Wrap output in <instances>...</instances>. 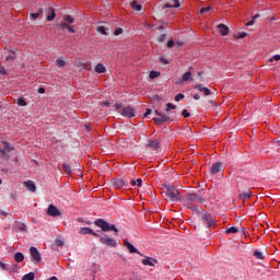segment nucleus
<instances>
[{
	"instance_id": "nucleus-53",
	"label": "nucleus",
	"mask_w": 280,
	"mask_h": 280,
	"mask_svg": "<svg viewBox=\"0 0 280 280\" xmlns=\"http://www.w3.org/2000/svg\"><path fill=\"white\" fill-rule=\"evenodd\" d=\"M56 245L57 246H65V242H62V240H56Z\"/></svg>"
},
{
	"instance_id": "nucleus-13",
	"label": "nucleus",
	"mask_w": 280,
	"mask_h": 280,
	"mask_svg": "<svg viewBox=\"0 0 280 280\" xmlns=\"http://www.w3.org/2000/svg\"><path fill=\"white\" fill-rule=\"evenodd\" d=\"M153 121H155V124H165V121H170V116L162 114L160 117H154Z\"/></svg>"
},
{
	"instance_id": "nucleus-10",
	"label": "nucleus",
	"mask_w": 280,
	"mask_h": 280,
	"mask_svg": "<svg viewBox=\"0 0 280 280\" xmlns=\"http://www.w3.org/2000/svg\"><path fill=\"white\" fill-rule=\"evenodd\" d=\"M124 244H125L126 248H128L129 253H132V254L136 253L137 255H140L141 257L143 256V254H141V252H139V249H137L135 247V245H132L130 242H128V240H125Z\"/></svg>"
},
{
	"instance_id": "nucleus-61",
	"label": "nucleus",
	"mask_w": 280,
	"mask_h": 280,
	"mask_svg": "<svg viewBox=\"0 0 280 280\" xmlns=\"http://www.w3.org/2000/svg\"><path fill=\"white\" fill-rule=\"evenodd\" d=\"M154 114L158 115V117H161V115H163L159 110H155Z\"/></svg>"
},
{
	"instance_id": "nucleus-48",
	"label": "nucleus",
	"mask_w": 280,
	"mask_h": 280,
	"mask_svg": "<svg viewBox=\"0 0 280 280\" xmlns=\"http://www.w3.org/2000/svg\"><path fill=\"white\" fill-rule=\"evenodd\" d=\"M172 8H180V2L178 0H174Z\"/></svg>"
},
{
	"instance_id": "nucleus-2",
	"label": "nucleus",
	"mask_w": 280,
	"mask_h": 280,
	"mask_svg": "<svg viewBox=\"0 0 280 280\" xmlns=\"http://www.w3.org/2000/svg\"><path fill=\"white\" fill-rule=\"evenodd\" d=\"M165 198L168 199L171 202H178V200H180V197H179V191L178 189H176V187L172 186V185H167L165 187Z\"/></svg>"
},
{
	"instance_id": "nucleus-30",
	"label": "nucleus",
	"mask_w": 280,
	"mask_h": 280,
	"mask_svg": "<svg viewBox=\"0 0 280 280\" xmlns=\"http://www.w3.org/2000/svg\"><path fill=\"white\" fill-rule=\"evenodd\" d=\"M63 21H66L68 25L75 22V20L71 15H65Z\"/></svg>"
},
{
	"instance_id": "nucleus-28",
	"label": "nucleus",
	"mask_w": 280,
	"mask_h": 280,
	"mask_svg": "<svg viewBox=\"0 0 280 280\" xmlns=\"http://www.w3.org/2000/svg\"><path fill=\"white\" fill-rule=\"evenodd\" d=\"M62 170H63V172H66V174H68V175L72 174V170H71V165H70V164L65 163V164L62 165Z\"/></svg>"
},
{
	"instance_id": "nucleus-46",
	"label": "nucleus",
	"mask_w": 280,
	"mask_h": 280,
	"mask_svg": "<svg viewBox=\"0 0 280 280\" xmlns=\"http://www.w3.org/2000/svg\"><path fill=\"white\" fill-rule=\"evenodd\" d=\"M61 30H67L69 27V24L67 22L60 23Z\"/></svg>"
},
{
	"instance_id": "nucleus-59",
	"label": "nucleus",
	"mask_w": 280,
	"mask_h": 280,
	"mask_svg": "<svg viewBox=\"0 0 280 280\" xmlns=\"http://www.w3.org/2000/svg\"><path fill=\"white\" fill-rule=\"evenodd\" d=\"M130 185H131L132 187L137 186V180L131 179V180H130Z\"/></svg>"
},
{
	"instance_id": "nucleus-4",
	"label": "nucleus",
	"mask_w": 280,
	"mask_h": 280,
	"mask_svg": "<svg viewBox=\"0 0 280 280\" xmlns=\"http://www.w3.org/2000/svg\"><path fill=\"white\" fill-rule=\"evenodd\" d=\"M201 221L203 222L206 229L215 228V218L209 212L203 211L201 213Z\"/></svg>"
},
{
	"instance_id": "nucleus-1",
	"label": "nucleus",
	"mask_w": 280,
	"mask_h": 280,
	"mask_svg": "<svg viewBox=\"0 0 280 280\" xmlns=\"http://www.w3.org/2000/svg\"><path fill=\"white\" fill-rule=\"evenodd\" d=\"M94 224H95V226L101 229V231H103L104 233H108L110 231H114L116 235H117V233H119V229H117V226L115 224H110V223H108V221H106L104 219L95 220Z\"/></svg>"
},
{
	"instance_id": "nucleus-8",
	"label": "nucleus",
	"mask_w": 280,
	"mask_h": 280,
	"mask_svg": "<svg viewBox=\"0 0 280 280\" xmlns=\"http://www.w3.org/2000/svg\"><path fill=\"white\" fill-rule=\"evenodd\" d=\"M120 115H122V117H127L128 119H132V117H135V108L127 106L124 107L120 112Z\"/></svg>"
},
{
	"instance_id": "nucleus-50",
	"label": "nucleus",
	"mask_w": 280,
	"mask_h": 280,
	"mask_svg": "<svg viewBox=\"0 0 280 280\" xmlns=\"http://www.w3.org/2000/svg\"><path fill=\"white\" fill-rule=\"evenodd\" d=\"M0 268L1 270H8V266L3 261H0Z\"/></svg>"
},
{
	"instance_id": "nucleus-51",
	"label": "nucleus",
	"mask_w": 280,
	"mask_h": 280,
	"mask_svg": "<svg viewBox=\"0 0 280 280\" xmlns=\"http://www.w3.org/2000/svg\"><path fill=\"white\" fill-rule=\"evenodd\" d=\"M0 73L1 75H8V70H5V68L0 67Z\"/></svg>"
},
{
	"instance_id": "nucleus-11",
	"label": "nucleus",
	"mask_w": 280,
	"mask_h": 280,
	"mask_svg": "<svg viewBox=\"0 0 280 280\" xmlns=\"http://www.w3.org/2000/svg\"><path fill=\"white\" fill-rule=\"evenodd\" d=\"M210 172L213 176H215V174H220V172H222V162H215L212 164Z\"/></svg>"
},
{
	"instance_id": "nucleus-37",
	"label": "nucleus",
	"mask_w": 280,
	"mask_h": 280,
	"mask_svg": "<svg viewBox=\"0 0 280 280\" xmlns=\"http://www.w3.org/2000/svg\"><path fill=\"white\" fill-rule=\"evenodd\" d=\"M170 23L167 22H162V25L158 26V30L161 32L163 30H165V27H168Z\"/></svg>"
},
{
	"instance_id": "nucleus-55",
	"label": "nucleus",
	"mask_w": 280,
	"mask_h": 280,
	"mask_svg": "<svg viewBox=\"0 0 280 280\" xmlns=\"http://www.w3.org/2000/svg\"><path fill=\"white\" fill-rule=\"evenodd\" d=\"M149 115H152V109L148 108L144 113V117H148Z\"/></svg>"
},
{
	"instance_id": "nucleus-41",
	"label": "nucleus",
	"mask_w": 280,
	"mask_h": 280,
	"mask_svg": "<svg viewBox=\"0 0 280 280\" xmlns=\"http://www.w3.org/2000/svg\"><path fill=\"white\" fill-rule=\"evenodd\" d=\"M183 117L187 118V117H191V114L189 113V110L184 109L182 113Z\"/></svg>"
},
{
	"instance_id": "nucleus-49",
	"label": "nucleus",
	"mask_w": 280,
	"mask_h": 280,
	"mask_svg": "<svg viewBox=\"0 0 280 280\" xmlns=\"http://www.w3.org/2000/svg\"><path fill=\"white\" fill-rule=\"evenodd\" d=\"M175 43H174V39H170L168 43H167V47L170 49H172V47H174Z\"/></svg>"
},
{
	"instance_id": "nucleus-7",
	"label": "nucleus",
	"mask_w": 280,
	"mask_h": 280,
	"mask_svg": "<svg viewBox=\"0 0 280 280\" xmlns=\"http://www.w3.org/2000/svg\"><path fill=\"white\" fill-rule=\"evenodd\" d=\"M47 215H50V218H58V215H62L58 207L50 205L47 209Z\"/></svg>"
},
{
	"instance_id": "nucleus-47",
	"label": "nucleus",
	"mask_w": 280,
	"mask_h": 280,
	"mask_svg": "<svg viewBox=\"0 0 280 280\" xmlns=\"http://www.w3.org/2000/svg\"><path fill=\"white\" fill-rule=\"evenodd\" d=\"M209 10H211L210 7L202 8V9H200V14H205L206 12H209Z\"/></svg>"
},
{
	"instance_id": "nucleus-56",
	"label": "nucleus",
	"mask_w": 280,
	"mask_h": 280,
	"mask_svg": "<svg viewBox=\"0 0 280 280\" xmlns=\"http://www.w3.org/2000/svg\"><path fill=\"white\" fill-rule=\"evenodd\" d=\"M37 93H39L40 95H43L45 93V88H39L37 90Z\"/></svg>"
},
{
	"instance_id": "nucleus-3",
	"label": "nucleus",
	"mask_w": 280,
	"mask_h": 280,
	"mask_svg": "<svg viewBox=\"0 0 280 280\" xmlns=\"http://www.w3.org/2000/svg\"><path fill=\"white\" fill-rule=\"evenodd\" d=\"M196 202H205V198L198 194L188 192L186 195L185 205L188 207V209H191L192 205H196Z\"/></svg>"
},
{
	"instance_id": "nucleus-29",
	"label": "nucleus",
	"mask_w": 280,
	"mask_h": 280,
	"mask_svg": "<svg viewBox=\"0 0 280 280\" xmlns=\"http://www.w3.org/2000/svg\"><path fill=\"white\" fill-rule=\"evenodd\" d=\"M161 72L152 70L149 74L150 80H154V78H160Z\"/></svg>"
},
{
	"instance_id": "nucleus-64",
	"label": "nucleus",
	"mask_w": 280,
	"mask_h": 280,
	"mask_svg": "<svg viewBox=\"0 0 280 280\" xmlns=\"http://www.w3.org/2000/svg\"><path fill=\"white\" fill-rule=\"evenodd\" d=\"M277 144L280 145V136H279V138L277 140Z\"/></svg>"
},
{
	"instance_id": "nucleus-19",
	"label": "nucleus",
	"mask_w": 280,
	"mask_h": 280,
	"mask_svg": "<svg viewBox=\"0 0 280 280\" xmlns=\"http://www.w3.org/2000/svg\"><path fill=\"white\" fill-rule=\"evenodd\" d=\"M154 261H156L154 258L152 257H145L142 259V264L143 266H154Z\"/></svg>"
},
{
	"instance_id": "nucleus-62",
	"label": "nucleus",
	"mask_w": 280,
	"mask_h": 280,
	"mask_svg": "<svg viewBox=\"0 0 280 280\" xmlns=\"http://www.w3.org/2000/svg\"><path fill=\"white\" fill-rule=\"evenodd\" d=\"M94 237H100V234L97 232H94V234H92Z\"/></svg>"
},
{
	"instance_id": "nucleus-34",
	"label": "nucleus",
	"mask_w": 280,
	"mask_h": 280,
	"mask_svg": "<svg viewBox=\"0 0 280 280\" xmlns=\"http://www.w3.org/2000/svg\"><path fill=\"white\" fill-rule=\"evenodd\" d=\"M174 109H176V105H174L172 103L166 104L165 113H170V110H174Z\"/></svg>"
},
{
	"instance_id": "nucleus-57",
	"label": "nucleus",
	"mask_w": 280,
	"mask_h": 280,
	"mask_svg": "<svg viewBox=\"0 0 280 280\" xmlns=\"http://www.w3.org/2000/svg\"><path fill=\"white\" fill-rule=\"evenodd\" d=\"M250 25H255V20H252L249 22L246 23V26L247 27H250Z\"/></svg>"
},
{
	"instance_id": "nucleus-12",
	"label": "nucleus",
	"mask_w": 280,
	"mask_h": 280,
	"mask_svg": "<svg viewBox=\"0 0 280 280\" xmlns=\"http://www.w3.org/2000/svg\"><path fill=\"white\" fill-rule=\"evenodd\" d=\"M24 187L32 194L36 192V184L33 180L24 182Z\"/></svg>"
},
{
	"instance_id": "nucleus-17",
	"label": "nucleus",
	"mask_w": 280,
	"mask_h": 280,
	"mask_svg": "<svg viewBox=\"0 0 280 280\" xmlns=\"http://www.w3.org/2000/svg\"><path fill=\"white\" fill-rule=\"evenodd\" d=\"M54 19H56V11L54 10V8H49L47 12L46 21L51 22L54 21Z\"/></svg>"
},
{
	"instance_id": "nucleus-39",
	"label": "nucleus",
	"mask_w": 280,
	"mask_h": 280,
	"mask_svg": "<svg viewBox=\"0 0 280 280\" xmlns=\"http://www.w3.org/2000/svg\"><path fill=\"white\" fill-rule=\"evenodd\" d=\"M275 60H276L277 62H279V60H280V55H275L273 57H271V58L269 59V62H275Z\"/></svg>"
},
{
	"instance_id": "nucleus-18",
	"label": "nucleus",
	"mask_w": 280,
	"mask_h": 280,
	"mask_svg": "<svg viewBox=\"0 0 280 280\" xmlns=\"http://www.w3.org/2000/svg\"><path fill=\"white\" fill-rule=\"evenodd\" d=\"M130 5L131 10H135L136 12H141L143 8L141 4H139V2H137V0L131 1Z\"/></svg>"
},
{
	"instance_id": "nucleus-54",
	"label": "nucleus",
	"mask_w": 280,
	"mask_h": 280,
	"mask_svg": "<svg viewBox=\"0 0 280 280\" xmlns=\"http://www.w3.org/2000/svg\"><path fill=\"white\" fill-rule=\"evenodd\" d=\"M136 185L138 187H141V185H143V180L141 178H138L137 182H136Z\"/></svg>"
},
{
	"instance_id": "nucleus-63",
	"label": "nucleus",
	"mask_w": 280,
	"mask_h": 280,
	"mask_svg": "<svg viewBox=\"0 0 280 280\" xmlns=\"http://www.w3.org/2000/svg\"><path fill=\"white\" fill-rule=\"evenodd\" d=\"M255 19H259V14L254 15L253 21H255Z\"/></svg>"
},
{
	"instance_id": "nucleus-58",
	"label": "nucleus",
	"mask_w": 280,
	"mask_h": 280,
	"mask_svg": "<svg viewBox=\"0 0 280 280\" xmlns=\"http://www.w3.org/2000/svg\"><path fill=\"white\" fill-rule=\"evenodd\" d=\"M116 110H121V103L116 104Z\"/></svg>"
},
{
	"instance_id": "nucleus-23",
	"label": "nucleus",
	"mask_w": 280,
	"mask_h": 280,
	"mask_svg": "<svg viewBox=\"0 0 280 280\" xmlns=\"http://www.w3.org/2000/svg\"><path fill=\"white\" fill-rule=\"evenodd\" d=\"M15 229L16 231H22L23 233H27V225L25 223H18Z\"/></svg>"
},
{
	"instance_id": "nucleus-25",
	"label": "nucleus",
	"mask_w": 280,
	"mask_h": 280,
	"mask_svg": "<svg viewBox=\"0 0 280 280\" xmlns=\"http://www.w3.org/2000/svg\"><path fill=\"white\" fill-rule=\"evenodd\" d=\"M253 196V192L250 190H247L240 195L241 200H248Z\"/></svg>"
},
{
	"instance_id": "nucleus-26",
	"label": "nucleus",
	"mask_w": 280,
	"mask_h": 280,
	"mask_svg": "<svg viewBox=\"0 0 280 280\" xmlns=\"http://www.w3.org/2000/svg\"><path fill=\"white\" fill-rule=\"evenodd\" d=\"M254 257H256V259H260V260L266 259V256H264V253H261L260 250H255L254 252Z\"/></svg>"
},
{
	"instance_id": "nucleus-40",
	"label": "nucleus",
	"mask_w": 280,
	"mask_h": 280,
	"mask_svg": "<svg viewBox=\"0 0 280 280\" xmlns=\"http://www.w3.org/2000/svg\"><path fill=\"white\" fill-rule=\"evenodd\" d=\"M185 98V94H177L176 96H175V102H180V100H184Z\"/></svg>"
},
{
	"instance_id": "nucleus-20",
	"label": "nucleus",
	"mask_w": 280,
	"mask_h": 280,
	"mask_svg": "<svg viewBox=\"0 0 280 280\" xmlns=\"http://www.w3.org/2000/svg\"><path fill=\"white\" fill-rule=\"evenodd\" d=\"M13 259L18 262L21 264V261H23L25 259V256L23 255V253L18 252L14 254Z\"/></svg>"
},
{
	"instance_id": "nucleus-24",
	"label": "nucleus",
	"mask_w": 280,
	"mask_h": 280,
	"mask_svg": "<svg viewBox=\"0 0 280 280\" xmlns=\"http://www.w3.org/2000/svg\"><path fill=\"white\" fill-rule=\"evenodd\" d=\"M189 80H194V78L191 77V71H187L182 77L183 82H189Z\"/></svg>"
},
{
	"instance_id": "nucleus-27",
	"label": "nucleus",
	"mask_w": 280,
	"mask_h": 280,
	"mask_svg": "<svg viewBox=\"0 0 280 280\" xmlns=\"http://www.w3.org/2000/svg\"><path fill=\"white\" fill-rule=\"evenodd\" d=\"M42 14H43V8H39L37 13H31L30 16H31V19L36 20V19H38Z\"/></svg>"
},
{
	"instance_id": "nucleus-14",
	"label": "nucleus",
	"mask_w": 280,
	"mask_h": 280,
	"mask_svg": "<svg viewBox=\"0 0 280 280\" xmlns=\"http://www.w3.org/2000/svg\"><path fill=\"white\" fill-rule=\"evenodd\" d=\"M196 91H200V93H203V95H211V90L208 88L203 86L202 84H197L195 85Z\"/></svg>"
},
{
	"instance_id": "nucleus-45",
	"label": "nucleus",
	"mask_w": 280,
	"mask_h": 280,
	"mask_svg": "<svg viewBox=\"0 0 280 280\" xmlns=\"http://www.w3.org/2000/svg\"><path fill=\"white\" fill-rule=\"evenodd\" d=\"M3 145H4V150H5L7 152H10V150H12V149L10 148L9 142H3Z\"/></svg>"
},
{
	"instance_id": "nucleus-15",
	"label": "nucleus",
	"mask_w": 280,
	"mask_h": 280,
	"mask_svg": "<svg viewBox=\"0 0 280 280\" xmlns=\"http://www.w3.org/2000/svg\"><path fill=\"white\" fill-rule=\"evenodd\" d=\"M218 30L221 36H229V26H226V24H219Z\"/></svg>"
},
{
	"instance_id": "nucleus-6",
	"label": "nucleus",
	"mask_w": 280,
	"mask_h": 280,
	"mask_svg": "<svg viewBox=\"0 0 280 280\" xmlns=\"http://www.w3.org/2000/svg\"><path fill=\"white\" fill-rule=\"evenodd\" d=\"M30 255H31V259L34 264H39L40 252H38V248H36L34 246L30 247Z\"/></svg>"
},
{
	"instance_id": "nucleus-22",
	"label": "nucleus",
	"mask_w": 280,
	"mask_h": 280,
	"mask_svg": "<svg viewBox=\"0 0 280 280\" xmlns=\"http://www.w3.org/2000/svg\"><path fill=\"white\" fill-rule=\"evenodd\" d=\"M96 73H106V67L102 63H97L95 67Z\"/></svg>"
},
{
	"instance_id": "nucleus-42",
	"label": "nucleus",
	"mask_w": 280,
	"mask_h": 280,
	"mask_svg": "<svg viewBox=\"0 0 280 280\" xmlns=\"http://www.w3.org/2000/svg\"><path fill=\"white\" fill-rule=\"evenodd\" d=\"M160 62H162V65H170V60L164 57H160Z\"/></svg>"
},
{
	"instance_id": "nucleus-31",
	"label": "nucleus",
	"mask_w": 280,
	"mask_h": 280,
	"mask_svg": "<svg viewBox=\"0 0 280 280\" xmlns=\"http://www.w3.org/2000/svg\"><path fill=\"white\" fill-rule=\"evenodd\" d=\"M96 32H98V34H103L104 36H108L105 26H97Z\"/></svg>"
},
{
	"instance_id": "nucleus-9",
	"label": "nucleus",
	"mask_w": 280,
	"mask_h": 280,
	"mask_svg": "<svg viewBox=\"0 0 280 280\" xmlns=\"http://www.w3.org/2000/svg\"><path fill=\"white\" fill-rule=\"evenodd\" d=\"M113 185H114L115 189H124V187H128V184H126V180H124L119 177L113 179Z\"/></svg>"
},
{
	"instance_id": "nucleus-33",
	"label": "nucleus",
	"mask_w": 280,
	"mask_h": 280,
	"mask_svg": "<svg viewBox=\"0 0 280 280\" xmlns=\"http://www.w3.org/2000/svg\"><path fill=\"white\" fill-rule=\"evenodd\" d=\"M15 58H16L15 52L11 51V54L7 56L5 61L10 62V60H15Z\"/></svg>"
},
{
	"instance_id": "nucleus-21",
	"label": "nucleus",
	"mask_w": 280,
	"mask_h": 280,
	"mask_svg": "<svg viewBox=\"0 0 280 280\" xmlns=\"http://www.w3.org/2000/svg\"><path fill=\"white\" fill-rule=\"evenodd\" d=\"M148 147L151 149V150H159V140H150L148 142Z\"/></svg>"
},
{
	"instance_id": "nucleus-44",
	"label": "nucleus",
	"mask_w": 280,
	"mask_h": 280,
	"mask_svg": "<svg viewBox=\"0 0 280 280\" xmlns=\"http://www.w3.org/2000/svg\"><path fill=\"white\" fill-rule=\"evenodd\" d=\"M68 32H70L71 34H75V28L73 26H71L70 24H68Z\"/></svg>"
},
{
	"instance_id": "nucleus-60",
	"label": "nucleus",
	"mask_w": 280,
	"mask_h": 280,
	"mask_svg": "<svg viewBox=\"0 0 280 280\" xmlns=\"http://www.w3.org/2000/svg\"><path fill=\"white\" fill-rule=\"evenodd\" d=\"M194 100H200V94H194Z\"/></svg>"
},
{
	"instance_id": "nucleus-5",
	"label": "nucleus",
	"mask_w": 280,
	"mask_h": 280,
	"mask_svg": "<svg viewBox=\"0 0 280 280\" xmlns=\"http://www.w3.org/2000/svg\"><path fill=\"white\" fill-rule=\"evenodd\" d=\"M100 243L104 246H108L109 248H117V241L108 237L106 234L100 237Z\"/></svg>"
},
{
	"instance_id": "nucleus-38",
	"label": "nucleus",
	"mask_w": 280,
	"mask_h": 280,
	"mask_svg": "<svg viewBox=\"0 0 280 280\" xmlns=\"http://www.w3.org/2000/svg\"><path fill=\"white\" fill-rule=\"evenodd\" d=\"M246 36H248V34L246 32H241V33H238V35L235 36V38L236 39L246 38Z\"/></svg>"
},
{
	"instance_id": "nucleus-36",
	"label": "nucleus",
	"mask_w": 280,
	"mask_h": 280,
	"mask_svg": "<svg viewBox=\"0 0 280 280\" xmlns=\"http://www.w3.org/2000/svg\"><path fill=\"white\" fill-rule=\"evenodd\" d=\"M18 106H27V101H25L23 97H20L18 100Z\"/></svg>"
},
{
	"instance_id": "nucleus-35",
	"label": "nucleus",
	"mask_w": 280,
	"mask_h": 280,
	"mask_svg": "<svg viewBox=\"0 0 280 280\" xmlns=\"http://www.w3.org/2000/svg\"><path fill=\"white\" fill-rule=\"evenodd\" d=\"M238 229L235 228V226H231L229 228L228 230H225V233H232V234H235V233H238Z\"/></svg>"
},
{
	"instance_id": "nucleus-32",
	"label": "nucleus",
	"mask_w": 280,
	"mask_h": 280,
	"mask_svg": "<svg viewBox=\"0 0 280 280\" xmlns=\"http://www.w3.org/2000/svg\"><path fill=\"white\" fill-rule=\"evenodd\" d=\"M56 65L57 67H59V69H62V67L67 65V61H65L63 59H57Z\"/></svg>"
},
{
	"instance_id": "nucleus-16",
	"label": "nucleus",
	"mask_w": 280,
	"mask_h": 280,
	"mask_svg": "<svg viewBox=\"0 0 280 280\" xmlns=\"http://www.w3.org/2000/svg\"><path fill=\"white\" fill-rule=\"evenodd\" d=\"M79 233L80 235H95V231L91 228H81Z\"/></svg>"
},
{
	"instance_id": "nucleus-52",
	"label": "nucleus",
	"mask_w": 280,
	"mask_h": 280,
	"mask_svg": "<svg viewBox=\"0 0 280 280\" xmlns=\"http://www.w3.org/2000/svg\"><path fill=\"white\" fill-rule=\"evenodd\" d=\"M159 43H163L165 40V34H162L158 37Z\"/></svg>"
},
{
	"instance_id": "nucleus-43",
	"label": "nucleus",
	"mask_w": 280,
	"mask_h": 280,
	"mask_svg": "<svg viewBox=\"0 0 280 280\" xmlns=\"http://www.w3.org/2000/svg\"><path fill=\"white\" fill-rule=\"evenodd\" d=\"M114 34L115 36H119L120 34H124V28H116Z\"/></svg>"
}]
</instances>
